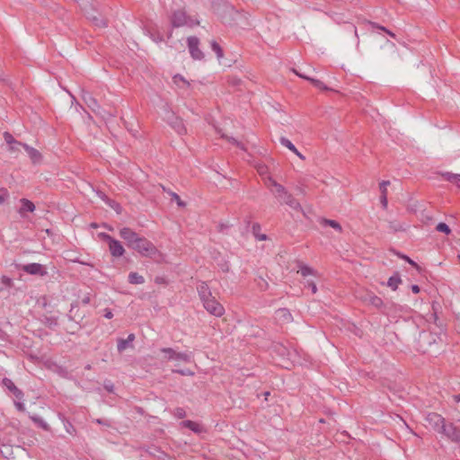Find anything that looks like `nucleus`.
I'll return each mask as SVG.
<instances>
[{
    "mask_svg": "<svg viewBox=\"0 0 460 460\" xmlns=\"http://www.w3.org/2000/svg\"><path fill=\"white\" fill-rule=\"evenodd\" d=\"M267 184L274 188L272 192L275 197L280 200L281 203L287 204L289 208L294 210L300 211L302 210L301 205L299 202L290 194L284 186L278 183L271 177H268Z\"/></svg>",
    "mask_w": 460,
    "mask_h": 460,
    "instance_id": "f257e3e1",
    "label": "nucleus"
},
{
    "mask_svg": "<svg viewBox=\"0 0 460 460\" xmlns=\"http://www.w3.org/2000/svg\"><path fill=\"white\" fill-rule=\"evenodd\" d=\"M137 252L141 256L154 259L157 261L164 258L163 253L155 247V245L145 237H140L130 248Z\"/></svg>",
    "mask_w": 460,
    "mask_h": 460,
    "instance_id": "f03ea898",
    "label": "nucleus"
},
{
    "mask_svg": "<svg viewBox=\"0 0 460 460\" xmlns=\"http://www.w3.org/2000/svg\"><path fill=\"white\" fill-rule=\"evenodd\" d=\"M204 308L207 310L208 313L210 314L216 316V317H221L225 314V308L224 306L217 301L215 296H210L208 298H205L201 300Z\"/></svg>",
    "mask_w": 460,
    "mask_h": 460,
    "instance_id": "7ed1b4c3",
    "label": "nucleus"
},
{
    "mask_svg": "<svg viewBox=\"0 0 460 460\" xmlns=\"http://www.w3.org/2000/svg\"><path fill=\"white\" fill-rule=\"evenodd\" d=\"M171 22L173 27L192 26L199 23V22H194L189 18L183 10L175 11L172 15Z\"/></svg>",
    "mask_w": 460,
    "mask_h": 460,
    "instance_id": "20e7f679",
    "label": "nucleus"
},
{
    "mask_svg": "<svg viewBox=\"0 0 460 460\" xmlns=\"http://www.w3.org/2000/svg\"><path fill=\"white\" fill-rule=\"evenodd\" d=\"M426 421L438 432H441L446 424V420L438 413L430 412L426 416Z\"/></svg>",
    "mask_w": 460,
    "mask_h": 460,
    "instance_id": "39448f33",
    "label": "nucleus"
},
{
    "mask_svg": "<svg viewBox=\"0 0 460 460\" xmlns=\"http://www.w3.org/2000/svg\"><path fill=\"white\" fill-rule=\"evenodd\" d=\"M440 433L452 442L460 443V429L453 423H446Z\"/></svg>",
    "mask_w": 460,
    "mask_h": 460,
    "instance_id": "423d86ee",
    "label": "nucleus"
},
{
    "mask_svg": "<svg viewBox=\"0 0 460 460\" xmlns=\"http://www.w3.org/2000/svg\"><path fill=\"white\" fill-rule=\"evenodd\" d=\"M188 47L190 56L193 59L201 60L204 58V53L199 49V40L197 37L191 36L188 40Z\"/></svg>",
    "mask_w": 460,
    "mask_h": 460,
    "instance_id": "0eeeda50",
    "label": "nucleus"
},
{
    "mask_svg": "<svg viewBox=\"0 0 460 460\" xmlns=\"http://www.w3.org/2000/svg\"><path fill=\"white\" fill-rule=\"evenodd\" d=\"M119 235L126 242L128 247L129 248H131L133 244L141 237L129 227L121 228L119 230Z\"/></svg>",
    "mask_w": 460,
    "mask_h": 460,
    "instance_id": "6e6552de",
    "label": "nucleus"
},
{
    "mask_svg": "<svg viewBox=\"0 0 460 460\" xmlns=\"http://www.w3.org/2000/svg\"><path fill=\"white\" fill-rule=\"evenodd\" d=\"M105 239L109 242V249L112 256L114 257H121L125 249L118 240L113 239L108 234H104Z\"/></svg>",
    "mask_w": 460,
    "mask_h": 460,
    "instance_id": "1a4fd4ad",
    "label": "nucleus"
},
{
    "mask_svg": "<svg viewBox=\"0 0 460 460\" xmlns=\"http://www.w3.org/2000/svg\"><path fill=\"white\" fill-rule=\"evenodd\" d=\"M162 352L167 354L168 359L181 360L184 362H190L191 360V355L183 352H176L171 348H164L161 349Z\"/></svg>",
    "mask_w": 460,
    "mask_h": 460,
    "instance_id": "9d476101",
    "label": "nucleus"
},
{
    "mask_svg": "<svg viewBox=\"0 0 460 460\" xmlns=\"http://www.w3.org/2000/svg\"><path fill=\"white\" fill-rule=\"evenodd\" d=\"M22 270L31 275L45 276L47 271L43 265L40 263H29L22 267Z\"/></svg>",
    "mask_w": 460,
    "mask_h": 460,
    "instance_id": "9b49d317",
    "label": "nucleus"
},
{
    "mask_svg": "<svg viewBox=\"0 0 460 460\" xmlns=\"http://www.w3.org/2000/svg\"><path fill=\"white\" fill-rule=\"evenodd\" d=\"M168 122L179 135H183L187 132L184 123L181 118L172 114L171 117L168 118Z\"/></svg>",
    "mask_w": 460,
    "mask_h": 460,
    "instance_id": "f8f14e48",
    "label": "nucleus"
},
{
    "mask_svg": "<svg viewBox=\"0 0 460 460\" xmlns=\"http://www.w3.org/2000/svg\"><path fill=\"white\" fill-rule=\"evenodd\" d=\"M277 321L281 324H287L292 322L293 317L287 308H279L275 312Z\"/></svg>",
    "mask_w": 460,
    "mask_h": 460,
    "instance_id": "ddd939ff",
    "label": "nucleus"
},
{
    "mask_svg": "<svg viewBox=\"0 0 460 460\" xmlns=\"http://www.w3.org/2000/svg\"><path fill=\"white\" fill-rule=\"evenodd\" d=\"M2 383L15 396L16 399L19 401L23 399L22 391L20 390L11 379L5 377L3 379Z\"/></svg>",
    "mask_w": 460,
    "mask_h": 460,
    "instance_id": "4468645a",
    "label": "nucleus"
},
{
    "mask_svg": "<svg viewBox=\"0 0 460 460\" xmlns=\"http://www.w3.org/2000/svg\"><path fill=\"white\" fill-rule=\"evenodd\" d=\"M280 144L293 152L296 155H297L301 160H305V157L296 149V147L292 144V142L285 137H281L279 138Z\"/></svg>",
    "mask_w": 460,
    "mask_h": 460,
    "instance_id": "2eb2a0df",
    "label": "nucleus"
},
{
    "mask_svg": "<svg viewBox=\"0 0 460 460\" xmlns=\"http://www.w3.org/2000/svg\"><path fill=\"white\" fill-rule=\"evenodd\" d=\"M135 340V334L130 333L127 339H119L118 340V350L119 352L124 351L127 348L132 347V342Z\"/></svg>",
    "mask_w": 460,
    "mask_h": 460,
    "instance_id": "dca6fc26",
    "label": "nucleus"
},
{
    "mask_svg": "<svg viewBox=\"0 0 460 460\" xmlns=\"http://www.w3.org/2000/svg\"><path fill=\"white\" fill-rule=\"evenodd\" d=\"M22 147L25 149L34 164L39 163L41 160V155L37 149L29 146L27 144H23Z\"/></svg>",
    "mask_w": 460,
    "mask_h": 460,
    "instance_id": "f3484780",
    "label": "nucleus"
},
{
    "mask_svg": "<svg viewBox=\"0 0 460 460\" xmlns=\"http://www.w3.org/2000/svg\"><path fill=\"white\" fill-rule=\"evenodd\" d=\"M198 294L200 300L209 297L212 293L206 282H200L197 287Z\"/></svg>",
    "mask_w": 460,
    "mask_h": 460,
    "instance_id": "a211bd4d",
    "label": "nucleus"
},
{
    "mask_svg": "<svg viewBox=\"0 0 460 460\" xmlns=\"http://www.w3.org/2000/svg\"><path fill=\"white\" fill-rule=\"evenodd\" d=\"M363 299L366 303L372 305L376 308H379L383 305V300L372 293L367 294Z\"/></svg>",
    "mask_w": 460,
    "mask_h": 460,
    "instance_id": "6ab92c4d",
    "label": "nucleus"
},
{
    "mask_svg": "<svg viewBox=\"0 0 460 460\" xmlns=\"http://www.w3.org/2000/svg\"><path fill=\"white\" fill-rule=\"evenodd\" d=\"M295 73L299 76V77H302L309 82H311L316 88L320 89V90H328V87L320 80L318 79H314L311 76H308L306 75H304V74H299L297 72L295 71Z\"/></svg>",
    "mask_w": 460,
    "mask_h": 460,
    "instance_id": "aec40b11",
    "label": "nucleus"
},
{
    "mask_svg": "<svg viewBox=\"0 0 460 460\" xmlns=\"http://www.w3.org/2000/svg\"><path fill=\"white\" fill-rule=\"evenodd\" d=\"M22 206L19 209V213L23 216V213L25 211H28V212H33L35 210V205L33 204V202H31V200L27 199H22L20 200Z\"/></svg>",
    "mask_w": 460,
    "mask_h": 460,
    "instance_id": "412c9836",
    "label": "nucleus"
},
{
    "mask_svg": "<svg viewBox=\"0 0 460 460\" xmlns=\"http://www.w3.org/2000/svg\"><path fill=\"white\" fill-rule=\"evenodd\" d=\"M173 83L180 88H188L190 86V82L187 81L182 75H175L172 77Z\"/></svg>",
    "mask_w": 460,
    "mask_h": 460,
    "instance_id": "4be33fe9",
    "label": "nucleus"
},
{
    "mask_svg": "<svg viewBox=\"0 0 460 460\" xmlns=\"http://www.w3.org/2000/svg\"><path fill=\"white\" fill-rule=\"evenodd\" d=\"M441 175L447 181L456 184L460 183V174L446 172Z\"/></svg>",
    "mask_w": 460,
    "mask_h": 460,
    "instance_id": "5701e85b",
    "label": "nucleus"
},
{
    "mask_svg": "<svg viewBox=\"0 0 460 460\" xmlns=\"http://www.w3.org/2000/svg\"><path fill=\"white\" fill-rule=\"evenodd\" d=\"M321 224L323 226H331V227L334 228L335 230H337L340 233L342 232V227H341V224L339 222L335 221V220L323 218L321 220Z\"/></svg>",
    "mask_w": 460,
    "mask_h": 460,
    "instance_id": "b1692460",
    "label": "nucleus"
},
{
    "mask_svg": "<svg viewBox=\"0 0 460 460\" xmlns=\"http://www.w3.org/2000/svg\"><path fill=\"white\" fill-rule=\"evenodd\" d=\"M182 425L185 427V428H188L190 429H191L192 431H194L195 433H199L202 431V427L197 423V422H194L192 420H184L182 422Z\"/></svg>",
    "mask_w": 460,
    "mask_h": 460,
    "instance_id": "393cba45",
    "label": "nucleus"
},
{
    "mask_svg": "<svg viewBox=\"0 0 460 460\" xmlns=\"http://www.w3.org/2000/svg\"><path fill=\"white\" fill-rule=\"evenodd\" d=\"M128 282L130 284H143L145 282V279L143 276L139 275L137 272H130L128 275Z\"/></svg>",
    "mask_w": 460,
    "mask_h": 460,
    "instance_id": "a878e982",
    "label": "nucleus"
},
{
    "mask_svg": "<svg viewBox=\"0 0 460 460\" xmlns=\"http://www.w3.org/2000/svg\"><path fill=\"white\" fill-rule=\"evenodd\" d=\"M400 283H401L400 276L396 273L394 276L389 278V279L387 281V286L390 287L393 290H396Z\"/></svg>",
    "mask_w": 460,
    "mask_h": 460,
    "instance_id": "bb28decb",
    "label": "nucleus"
},
{
    "mask_svg": "<svg viewBox=\"0 0 460 460\" xmlns=\"http://www.w3.org/2000/svg\"><path fill=\"white\" fill-rule=\"evenodd\" d=\"M211 49L216 53L217 58L218 59L223 58V56H224L223 55V49H222V48L220 47V45L217 41H215V40L211 41Z\"/></svg>",
    "mask_w": 460,
    "mask_h": 460,
    "instance_id": "cd10ccee",
    "label": "nucleus"
},
{
    "mask_svg": "<svg viewBox=\"0 0 460 460\" xmlns=\"http://www.w3.org/2000/svg\"><path fill=\"white\" fill-rule=\"evenodd\" d=\"M4 138L5 140V142L11 146V145H19V146H22V143L21 142H18L16 141L13 137L9 133V132H4Z\"/></svg>",
    "mask_w": 460,
    "mask_h": 460,
    "instance_id": "c85d7f7f",
    "label": "nucleus"
},
{
    "mask_svg": "<svg viewBox=\"0 0 460 460\" xmlns=\"http://www.w3.org/2000/svg\"><path fill=\"white\" fill-rule=\"evenodd\" d=\"M299 272L301 273V275L303 277H307L309 275L314 274V270L312 268H310L309 266L301 264L299 267Z\"/></svg>",
    "mask_w": 460,
    "mask_h": 460,
    "instance_id": "c756f323",
    "label": "nucleus"
},
{
    "mask_svg": "<svg viewBox=\"0 0 460 460\" xmlns=\"http://www.w3.org/2000/svg\"><path fill=\"white\" fill-rule=\"evenodd\" d=\"M367 24H368L370 27L372 28H376V29H379L385 32H386L388 35H390L391 37H394V33H393L391 31L387 30L385 27L384 26H381V25H378L377 23L376 22H369L367 21Z\"/></svg>",
    "mask_w": 460,
    "mask_h": 460,
    "instance_id": "7c9ffc66",
    "label": "nucleus"
},
{
    "mask_svg": "<svg viewBox=\"0 0 460 460\" xmlns=\"http://www.w3.org/2000/svg\"><path fill=\"white\" fill-rule=\"evenodd\" d=\"M101 198L104 199L112 208H114L117 213H120V206L118 203L109 199L104 194H102Z\"/></svg>",
    "mask_w": 460,
    "mask_h": 460,
    "instance_id": "2f4dec72",
    "label": "nucleus"
},
{
    "mask_svg": "<svg viewBox=\"0 0 460 460\" xmlns=\"http://www.w3.org/2000/svg\"><path fill=\"white\" fill-rule=\"evenodd\" d=\"M436 230L446 234H449L451 233L449 226L446 223L442 222L437 225Z\"/></svg>",
    "mask_w": 460,
    "mask_h": 460,
    "instance_id": "473e14b6",
    "label": "nucleus"
},
{
    "mask_svg": "<svg viewBox=\"0 0 460 460\" xmlns=\"http://www.w3.org/2000/svg\"><path fill=\"white\" fill-rule=\"evenodd\" d=\"M168 193L171 195L172 199L177 202L179 207H185V202H183L181 199L180 196L177 193L172 191H168Z\"/></svg>",
    "mask_w": 460,
    "mask_h": 460,
    "instance_id": "72a5a7b5",
    "label": "nucleus"
},
{
    "mask_svg": "<svg viewBox=\"0 0 460 460\" xmlns=\"http://www.w3.org/2000/svg\"><path fill=\"white\" fill-rule=\"evenodd\" d=\"M84 100L87 102L88 106L92 109H94L98 106L96 100L93 98L90 94H87V97H85Z\"/></svg>",
    "mask_w": 460,
    "mask_h": 460,
    "instance_id": "f704fd0d",
    "label": "nucleus"
},
{
    "mask_svg": "<svg viewBox=\"0 0 460 460\" xmlns=\"http://www.w3.org/2000/svg\"><path fill=\"white\" fill-rule=\"evenodd\" d=\"M389 185H390L389 181H383L382 182H380L379 189H380L381 194L387 195V186H389Z\"/></svg>",
    "mask_w": 460,
    "mask_h": 460,
    "instance_id": "c9c22d12",
    "label": "nucleus"
},
{
    "mask_svg": "<svg viewBox=\"0 0 460 460\" xmlns=\"http://www.w3.org/2000/svg\"><path fill=\"white\" fill-rule=\"evenodd\" d=\"M420 338L423 341H426L427 342H429V344H431L432 342H434V343L437 342V339L440 340V337L437 335L435 338H432V341H431L429 337V334L426 332L421 333Z\"/></svg>",
    "mask_w": 460,
    "mask_h": 460,
    "instance_id": "e433bc0d",
    "label": "nucleus"
},
{
    "mask_svg": "<svg viewBox=\"0 0 460 460\" xmlns=\"http://www.w3.org/2000/svg\"><path fill=\"white\" fill-rule=\"evenodd\" d=\"M32 420L36 423H38L41 428H43L44 429L48 430L49 429V425L48 423H46L42 419L40 418H38V417H32L31 418Z\"/></svg>",
    "mask_w": 460,
    "mask_h": 460,
    "instance_id": "4c0bfd02",
    "label": "nucleus"
},
{
    "mask_svg": "<svg viewBox=\"0 0 460 460\" xmlns=\"http://www.w3.org/2000/svg\"><path fill=\"white\" fill-rule=\"evenodd\" d=\"M89 19H92L93 22H95V24L97 26H100V27H104L106 26V22L102 18H97L95 16H88Z\"/></svg>",
    "mask_w": 460,
    "mask_h": 460,
    "instance_id": "58836bf2",
    "label": "nucleus"
},
{
    "mask_svg": "<svg viewBox=\"0 0 460 460\" xmlns=\"http://www.w3.org/2000/svg\"><path fill=\"white\" fill-rule=\"evenodd\" d=\"M2 283L8 288H10L13 285L12 279L6 276L2 277Z\"/></svg>",
    "mask_w": 460,
    "mask_h": 460,
    "instance_id": "ea45409f",
    "label": "nucleus"
},
{
    "mask_svg": "<svg viewBox=\"0 0 460 460\" xmlns=\"http://www.w3.org/2000/svg\"><path fill=\"white\" fill-rule=\"evenodd\" d=\"M380 202L382 204V207L385 209L387 208V195L381 194L380 196Z\"/></svg>",
    "mask_w": 460,
    "mask_h": 460,
    "instance_id": "a19ab883",
    "label": "nucleus"
},
{
    "mask_svg": "<svg viewBox=\"0 0 460 460\" xmlns=\"http://www.w3.org/2000/svg\"><path fill=\"white\" fill-rule=\"evenodd\" d=\"M181 376H193L194 373L189 369L176 370Z\"/></svg>",
    "mask_w": 460,
    "mask_h": 460,
    "instance_id": "79ce46f5",
    "label": "nucleus"
},
{
    "mask_svg": "<svg viewBox=\"0 0 460 460\" xmlns=\"http://www.w3.org/2000/svg\"><path fill=\"white\" fill-rule=\"evenodd\" d=\"M258 172L261 174V175H263V174H266L268 172V168L266 165H259L258 166Z\"/></svg>",
    "mask_w": 460,
    "mask_h": 460,
    "instance_id": "37998d69",
    "label": "nucleus"
},
{
    "mask_svg": "<svg viewBox=\"0 0 460 460\" xmlns=\"http://www.w3.org/2000/svg\"><path fill=\"white\" fill-rule=\"evenodd\" d=\"M307 286L311 288L313 294H315L317 292V287L314 282L308 281Z\"/></svg>",
    "mask_w": 460,
    "mask_h": 460,
    "instance_id": "c03bdc74",
    "label": "nucleus"
},
{
    "mask_svg": "<svg viewBox=\"0 0 460 460\" xmlns=\"http://www.w3.org/2000/svg\"><path fill=\"white\" fill-rule=\"evenodd\" d=\"M91 302V294L87 293L84 295V296L82 298V303L84 305H88Z\"/></svg>",
    "mask_w": 460,
    "mask_h": 460,
    "instance_id": "a18cd8bd",
    "label": "nucleus"
},
{
    "mask_svg": "<svg viewBox=\"0 0 460 460\" xmlns=\"http://www.w3.org/2000/svg\"><path fill=\"white\" fill-rule=\"evenodd\" d=\"M14 404H15V407L17 408L18 411H24L25 407H24V404L22 402H15Z\"/></svg>",
    "mask_w": 460,
    "mask_h": 460,
    "instance_id": "49530a36",
    "label": "nucleus"
},
{
    "mask_svg": "<svg viewBox=\"0 0 460 460\" xmlns=\"http://www.w3.org/2000/svg\"><path fill=\"white\" fill-rule=\"evenodd\" d=\"M176 415L180 418H183L185 416V411L182 408L176 409Z\"/></svg>",
    "mask_w": 460,
    "mask_h": 460,
    "instance_id": "de8ad7c7",
    "label": "nucleus"
},
{
    "mask_svg": "<svg viewBox=\"0 0 460 460\" xmlns=\"http://www.w3.org/2000/svg\"><path fill=\"white\" fill-rule=\"evenodd\" d=\"M104 316L107 319H111L113 317V314L110 309H105Z\"/></svg>",
    "mask_w": 460,
    "mask_h": 460,
    "instance_id": "09e8293b",
    "label": "nucleus"
},
{
    "mask_svg": "<svg viewBox=\"0 0 460 460\" xmlns=\"http://www.w3.org/2000/svg\"><path fill=\"white\" fill-rule=\"evenodd\" d=\"M229 141H231L233 144L236 145L240 148L244 149L243 146L241 143H239L236 139L231 137L229 138Z\"/></svg>",
    "mask_w": 460,
    "mask_h": 460,
    "instance_id": "8fccbe9b",
    "label": "nucleus"
},
{
    "mask_svg": "<svg viewBox=\"0 0 460 460\" xmlns=\"http://www.w3.org/2000/svg\"><path fill=\"white\" fill-rule=\"evenodd\" d=\"M411 265L417 267V263L407 256H402Z\"/></svg>",
    "mask_w": 460,
    "mask_h": 460,
    "instance_id": "3c124183",
    "label": "nucleus"
},
{
    "mask_svg": "<svg viewBox=\"0 0 460 460\" xmlns=\"http://www.w3.org/2000/svg\"><path fill=\"white\" fill-rule=\"evenodd\" d=\"M411 290L414 294H418L420 292V287L418 285H412Z\"/></svg>",
    "mask_w": 460,
    "mask_h": 460,
    "instance_id": "603ef678",
    "label": "nucleus"
},
{
    "mask_svg": "<svg viewBox=\"0 0 460 460\" xmlns=\"http://www.w3.org/2000/svg\"><path fill=\"white\" fill-rule=\"evenodd\" d=\"M105 388H106L109 392H112V391H113V385H112V384L105 385Z\"/></svg>",
    "mask_w": 460,
    "mask_h": 460,
    "instance_id": "864d4df0",
    "label": "nucleus"
},
{
    "mask_svg": "<svg viewBox=\"0 0 460 460\" xmlns=\"http://www.w3.org/2000/svg\"><path fill=\"white\" fill-rule=\"evenodd\" d=\"M18 146H20L19 145H11L9 149L11 151H16V150H18Z\"/></svg>",
    "mask_w": 460,
    "mask_h": 460,
    "instance_id": "5fc2aeb1",
    "label": "nucleus"
},
{
    "mask_svg": "<svg viewBox=\"0 0 460 460\" xmlns=\"http://www.w3.org/2000/svg\"><path fill=\"white\" fill-rule=\"evenodd\" d=\"M256 237L258 240H261V241L266 240V238H267L266 234L256 235Z\"/></svg>",
    "mask_w": 460,
    "mask_h": 460,
    "instance_id": "6e6d98bb",
    "label": "nucleus"
},
{
    "mask_svg": "<svg viewBox=\"0 0 460 460\" xmlns=\"http://www.w3.org/2000/svg\"><path fill=\"white\" fill-rule=\"evenodd\" d=\"M453 398L456 402H460V394L454 395Z\"/></svg>",
    "mask_w": 460,
    "mask_h": 460,
    "instance_id": "4d7b16f0",
    "label": "nucleus"
},
{
    "mask_svg": "<svg viewBox=\"0 0 460 460\" xmlns=\"http://www.w3.org/2000/svg\"><path fill=\"white\" fill-rule=\"evenodd\" d=\"M387 44L391 46L392 49H395V45L389 40H387Z\"/></svg>",
    "mask_w": 460,
    "mask_h": 460,
    "instance_id": "13d9d810",
    "label": "nucleus"
},
{
    "mask_svg": "<svg viewBox=\"0 0 460 460\" xmlns=\"http://www.w3.org/2000/svg\"><path fill=\"white\" fill-rule=\"evenodd\" d=\"M98 424H104V422L101 420V419H97L95 420ZM105 425H108L107 423H105Z\"/></svg>",
    "mask_w": 460,
    "mask_h": 460,
    "instance_id": "bf43d9fd",
    "label": "nucleus"
},
{
    "mask_svg": "<svg viewBox=\"0 0 460 460\" xmlns=\"http://www.w3.org/2000/svg\"><path fill=\"white\" fill-rule=\"evenodd\" d=\"M4 201V198L0 195V205H2Z\"/></svg>",
    "mask_w": 460,
    "mask_h": 460,
    "instance_id": "052dcab7",
    "label": "nucleus"
},
{
    "mask_svg": "<svg viewBox=\"0 0 460 460\" xmlns=\"http://www.w3.org/2000/svg\"><path fill=\"white\" fill-rule=\"evenodd\" d=\"M256 228H259V226L254 225V226H252L253 232H255Z\"/></svg>",
    "mask_w": 460,
    "mask_h": 460,
    "instance_id": "680f3d73",
    "label": "nucleus"
},
{
    "mask_svg": "<svg viewBox=\"0 0 460 460\" xmlns=\"http://www.w3.org/2000/svg\"><path fill=\"white\" fill-rule=\"evenodd\" d=\"M264 395H265V398L267 399V397L270 395V392H265Z\"/></svg>",
    "mask_w": 460,
    "mask_h": 460,
    "instance_id": "e2e57ef3",
    "label": "nucleus"
},
{
    "mask_svg": "<svg viewBox=\"0 0 460 460\" xmlns=\"http://www.w3.org/2000/svg\"><path fill=\"white\" fill-rule=\"evenodd\" d=\"M92 226L94 228L97 227L96 224H92Z\"/></svg>",
    "mask_w": 460,
    "mask_h": 460,
    "instance_id": "0e129e2a",
    "label": "nucleus"
},
{
    "mask_svg": "<svg viewBox=\"0 0 460 460\" xmlns=\"http://www.w3.org/2000/svg\"><path fill=\"white\" fill-rule=\"evenodd\" d=\"M458 260L460 261V255L457 256Z\"/></svg>",
    "mask_w": 460,
    "mask_h": 460,
    "instance_id": "69168bd1",
    "label": "nucleus"
}]
</instances>
